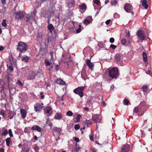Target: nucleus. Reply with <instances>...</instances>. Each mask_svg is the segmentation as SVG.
<instances>
[{
  "label": "nucleus",
  "mask_w": 152,
  "mask_h": 152,
  "mask_svg": "<svg viewBox=\"0 0 152 152\" xmlns=\"http://www.w3.org/2000/svg\"><path fill=\"white\" fill-rule=\"evenodd\" d=\"M8 87L9 90L10 96L11 94H12V95L16 91L15 88L14 87H10L9 84H8Z\"/></svg>",
  "instance_id": "nucleus-15"
},
{
  "label": "nucleus",
  "mask_w": 152,
  "mask_h": 152,
  "mask_svg": "<svg viewBox=\"0 0 152 152\" xmlns=\"http://www.w3.org/2000/svg\"><path fill=\"white\" fill-rule=\"evenodd\" d=\"M50 55L51 56V60L53 61L54 59V58L53 57V52H51L50 53Z\"/></svg>",
  "instance_id": "nucleus-54"
},
{
  "label": "nucleus",
  "mask_w": 152,
  "mask_h": 152,
  "mask_svg": "<svg viewBox=\"0 0 152 152\" xmlns=\"http://www.w3.org/2000/svg\"><path fill=\"white\" fill-rule=\"evenodd\" d=\"M90 140L92 141H94L93 138L94 134L92 133H91L90 135H89Z\"/></svg>",
  "instance_id": "nucleus-36"
},
{
  "label": "nucleus",
  "mask_w": 152,
  "mask_h": 152,
  "mask_svg": "<svg viewBox=\"0 0 152 152\" xmlns=\"http://www.w3.org/2000/svg\"><path fill=\"white\" fill-rule=\"evenodd\" d=\"M34 149L36 151H38L39 148L36 145H35L34 148Z\"/></svg>",
  "instance_id": "nucleus-51"
},
{
  "label": "nucleus",
  "mask_w": 152,
  "mask_h": 152,
  "mask_svg": "<svg viewBox=\"0 0 152 152\" xmlns=\"http://www.w3.org/2000/svg\"><path fill=\"white\" fill-rule=\"evenodd\" d=\"M124 8V10L128 13H129L133 9L132 5L129 3L125 4Z\"/></svg>",
  "instance_id": "nucleus-7"
},
{
  "label": "nucleus",
  "mask_w": 152,
  "mask_h": 152,
  "mask_svg": "<svg viewBox=\"0 0 152 152\" xmlns=\"http://www.w3.org/2000/svg\"><path fill=\"white\" fill-rule=\"evenodd\" d=\"M7 82H8V84H9L10 78H9V75H7Z\"/></svg>",
  "instance_id": "nucleus-59"
},
{
  "label": "nucleus",
  "mask_w": 152,
  "mask_h": 152,
  "mask_svg": "<svg viewBox=\"0 0 152 152\" xmlns=\"http://www.w3.org/2000/svg\"><path fill=\"white\" fill-rule=\"evenodd\" d=\"M9 134L10 137H13V135L12 134V131L11 129L9 130Z\"/></svg>",
  "instance_id": "nucleus-48"
},
{
  "label": "nucleus",
  "mask_w": 152,
  "mask_h": 152,
  "mask_svg": "<svg viewBox=\"0 0 152 152\" xmlns=\"http://www.w3.org/2000/svg\"><path fill=\"white\" fill-rule=\"evenodd\" d=\"M122 55L121 53H118L115 55V59L117 62H119L121 61V58Z\"/></svg>",
  "instance_id": "nucleus-18"
},
{
  "label": "nucleus",
  "mask_w": 152,
  "mask_h": 152,
  "mask_svg": "<svg viewBox=\"0 0 152 152\" xmlns=\"http://www.w3.org/2000/svg\"><path fill=\"white\" fill-rule=\"evenodd\" d=\"M130 145L129 144L124 145L121 148L122 152H128L130 150Z\"/></svg>",
  "instance_id": "nucleus-9"
},
{
  "label": "nucleus",
  "mask_w": 152,
  "mask_h": 152,
  "mask_svg": "<svg viewBox=\"0 0 152 152\" xmlns=\"http://www.w3.org/2000/svg\"><path fill=\"white\" fill-rule=\"evenodd\" d=\"M75 4V2L72 1L71 2H69L68 3V6L69 8H71L73 7Z\"/></svg>",
  "instance_id": "nucleus-28"
},
{
  "label": "nucleus",
  "mask_w": 152,
  "mask_h": 152,
  "mask_svg": "<svg viewBox=\"0 0 152 152\" xmlns=\"http://www.w3.org/2000/svg\"><path fill=\"white\" fill-rule=\"evenodd\" d=\"M43 104L37 103L35 104L36 106L34 107V109L36 112H39L41 111L43 107Z\"/></svg>",
  "instance_id": "nucleus-6"
},
{
  "label": "nucleus",
  "mask_w": 152,
  "mask_h": 152,
  "mask_svg": "<svg viewBox=\"0 0 152 152\" xmlns=\"http://www.w3.org/2000/svg\"><path fill=\"white\" fill-rule=\"evenodd\" d=\"M2 133L1 134V136L4 137L6 136L8 134V131L7 129H5V128L3 127L2 128Z\"/></svg>",
  "instance_id": "nucleus-20"
},
{
  "label": "nucleus",
  "mask_w": 152,
  "mask_h": 152,
  "mask_svg": "<svg viewBox=\"0 0 152 152\" xmlns=\"http://www.w3.org/2000/svg\"><path fill=\"white\" fill-rule=\"evenodd\" d=\"M6 0H1V4L3 6L6 4Z\"/></svg>",
  "instance_id": "nucleus-56"
},
{
  "label": "nucleus",
  "mask_w": 152,
  "mask_h": 152,
  "mask_svg": "<svg viewBox=\"0 0 152 152\" xmlns=\"http://www.w3.org/2000/svg\"><path fill=\"white\" fill-rule=\"evenodd\" d=\"M6 111H8V117L10 119H12L14 115L16 114L15 113L11 110H7Z\"/></svg>",
  "instance_id": "nucleus-10"
},
{
  "label": "nucleus",
  "mask_w": 152,
  "mask_h": 152,
  "mask_svg": "<svg viewBox=\"0 0 152 152\" xmlns=\"http://www.w3.org/2000/svg\"><path fill=\"white\" fill-rule=\"evenodd\" d=\"M36 73L33 71H30L28 73V75L27 76L28 80H31L34 79L35 76L37 75Z\"/></svg>",
  "instance_id": "nucleus-5"
},
{
  "label": "nucleus",
  "mask_w": 152,
  "mask_h": 152,
  "mask_svg": "<svg viewBox=\"0 0 152 152\" xmlns=\"http://www.w3.org/2000/svg\"><path fill=\"white\" fill-rule=\"evenodd\" d=\"M15 18L18 20H21L25 15V13L21 11H19L15 12Z\"/></svg>",
  "instance_id": "nucleus-4"
},
{
  "label": "nucleus",
  "mask_w": 152,
  "mask_h": 152,
  "mask_svg": "<svg viewBox=\"0 0 152 152\" xmlns=\"http://www.w3.org/2000/svg\"><path fill=\"white\" fill-rule=\"evenodd\" d=\"M85 124H86L87 126L89 127V125H91V122L89 120H86L84 122Z\"/></svg>",
  "instance_id": "nucleus-33"
},
{
  "label": "nucleus",
  "mask_w": 152,
  "mask_h": 152,
  "mask_svg": "<svg viewBox=\"0 0 152 152\" xmlns=\"http://www.w3.org/2000/svg\"><path fill=\"white\" fill-rule=\"evenodd\" d=\"M28 57L27 56H22L21 57L22 60L26 63L28 62Z\"/></svg>",
  "instance_id": "nucleus-27"
},
{
  "label": "nucleus",
  "mask_w": 152,
  "mask_h": 152,
  "mask_svg": "<svg viewBox=\"0 0 152 152\" xmlns=\"http://www.w3.org/2000/svg\"><path fill=\"white\" fill-rule=\"evenodd\" d=\"M61 129L58 127H54L53 128V133L54 136H55V135L54 134V132H57L58 133H60L61 132Z\"/></svg>",
  "instance_id": "nucleus-22"
},
{
  "label": "nucleus",
  "mask_w": 152,
  "mask_h": 152,
  "mask_svg": "<svg viewBox=\"0 0 152 152\" xmlns=\"http://www.w3.org/2000/svg\"><path fill=\"white\" fill-rule=\"evenodd\" d=\"M4 150L3 148H1L0 149V152H4Z\"/></svg>",
  "instance_id": "nucleus-63"
},
{
  "label": "nucleus",
  "mask_w": 152,
  "mask_h": 152,
  "mask_svg": "<svg viewBox=\"0 0 152 152\" xmlns=\"http://www.w3.org/2000/svg\"><path fill=\"white\" fill-rule=\"evenodd\" d=\"M111 21V20L109 19V20H107L106 22H105V23L107 25H108L110 21Z\"/></svg>",
  "instance_id": "nucleus-57"
},
{
  "label": "nucleus",
  "mask_w": 152,
  "mask_h": 152,
  "mask_svg": "<svg viewBox=\"0 0 152 152\" xmlns=\"http://www.w3.org/2000/svg\"><path fill=\"white\" fill-rule=\"evenodd\" d=\"M137 35L140 40L144 39L145 37L144 31L140 30H138L137 31Z\"/></svg>",
  "instance_id": "nucleus-8"
},
{
  "label": "nucleus",
  "mask_w": 152,
  "mask_h": 152,
  "mask_svg": "<svg viewBox=\"0 0 152 152\" xmlns=\"http://www.w3.org/2000/svg\"><path fill=\"white\" fill-rule=\"evenodd\" d=\"M84 109L87 112L89 110V109L87 107H85L84 108Z\"/></svg>",
  "instance_id": "nucleus-62"
},
{
  "label": "nucleus",
  "mask_w": 152,
  "mask_h": 152,
  "mask_svg": "<svg viewBox=\"0 0 152 152\" xmlns=\"http://www.w3.org/2000/svg\"><path fill=\"white\" fill-rule=\"evenodd\" d=\"M90 23V21L88 20L87 19H85L83 22V23L85 25L89 24Z\"/></svg>",
  "instance_id": "nucleus-39"
},
{
  "label": "nucleus",
  "mask_w": 152,
  "mask_h": 152,
  "mask_svg": "<svg viewBox=\"0 0 152 152\" xmlns=\"http://www.w3.org/2000/svg\"><path fill=\"white\" fill-rule=\"evenodd\" d=\"M39 52L42 55V57L45 54H46L48 51L47 49L46 48H41L39 49Z\"/></svg>",
  "instance_id": "nucleus-13"
},
{
  "label": "nucleus",
  "mask_w": 152,
  "mask_h": 152,
  "mask_svg": "<svg viewBox=\"0 0 152 152\" xmlns=\"http://www.w3.org/2000/svg\"><path fill=\"white\" fill-rule=\"evenodd\" d=\"M62 115L61 114L58 113H56V114L54 116V118L55 119H59L62 118Z\"/></svg>",
  "instance_id": "nucleus-26"
},
{
  "label": "nucleus",
  "mask_w": 152,
  "mask_h": 152,
  "mask_svg": "<svg viewBox=\"0 0 152 152\" xmlns=\"http://www.w3.org/2000/svg\"><path fill=\"white\" fill-rule=\"evenodd\" d=\"M20 113L22 118H25L26 115L27 113L24 109H20Z\"/></svg>",
  "instance_id": "nucleus-17"
},
{
  "label": "nucleus",
  "mask_w": 152,
  "mask_h": 152,
  "mask_svg": "<svg viewBox=\"0 0 152 152\" xmlns=\"http://www.w3.org/2000/svg\"><path fill=\"white\" fill-rule=\"evenodd\" d=\"M115 41L113 37H111L110 39V42L111 43H113Z\"/></svg>",
  "instance_id": "nucleus-55"
},
{
  "label": "nucleus",
  "mask_w": 152,
  "mask_h": 152,
  "mask_svg": "<svg viewBox=\"0 0 152 152\" xmlns=\"http://www.w3.org/2000/svg\"><path fill=\"white\" fill-rule=\"evenodd\" d=\"M129 103V101L128 100L126 99H124L123 101V104L126 105H128Z\"/></svg>",
  "instance_id": "nucleus-38"
},
{
  "label": "nucleus",
  "mask_w": 152,
  "mask_h": 152,
  "mask_svg": "<svg viewBox=\"0 0 152 152\" xmlns=\"http://www.w3.org/2000/svg\"><path fill=\"white\" fill-rule=\"evenodd\" d=\"M42 37V34L41 33H39L36 38V40L37 41L39 42Z\"/></svg>",
  "instance_id": "nucleus-23"
},
{
  "label": "nucleus",
  "mask_w": 152,
  "mask_h": 152,
  "mask_svg": "<svg viewBox=\"0 0 152 152\" xmlns=\"http://www.w3.org/2000/svg\"><path fill=\"white\" fill-rule=\"evenodd\" d=\"M117 0H111V4L112 6H115L118 3Z\"/></svg>",
  "instance_id": "nucleus-31"
},
{
  "label": "nucleus",
  "mask_w": 152,
  "mask_h": 152,
  "mask_svg": "<svg viewBox=\"0 0 152 152\" xmlns=\"http://www.w3.org/2000/svg\"><path fill=\"white\" fill-rule=\"evenodd\" d=\"M140 106L138 105L137 107H135L134 110V112H135L136 113H137L140 111Z\"/></svg>",
  "instance_id": "nucleus-30"
},
{
  "label": "nucleus",
  "mask_w": 152,
  "mask_h": 152,
  "mask_svg": "<svg viewBox=\"0 0 152 152\" xmlns=\"http://www.w3.org/2000/svg\"><path fill=\"white\" fill-rule=\"evenodd\" d=\"M74 140L77 142H78L79 140V138L76 137L75 138Z\"/></svg>",
  "instance_id": "nucleus-60"
},
{
  "label": "nucleus",
  "mask_w": 152,
  "mask_h": 152,
  "mask_svg": "<svg viewBox=\"0 0 152 152\" xmlns=\"http://www.w3.org/2000/svg\"><path fill=\"white\" fill-rule=\"evenodd\" d=\"M92 119L93 121L96 123H99L100 121V119L99 117V115L97 114L93 115Z\"/></svg>",
  "instance_id": "nucleus-12"
},
{
  "label": "nucleus",
  "mask_w": 152,
  "mask_h": 152,
  "mask_svg": "<svg viewBox=\"0 0 152 152\" xmlns=\"http://www.w3.org/2000/svg\"><path fill=\"white\" fill-rule=\"evenodd\" d=\"M86 63L90 69L91 70H93L94 65L93 63L91 62L90 59H87L86 61Z\"/></svg>",
  "instance_id": "nucleus-11"
},
{
  "label": "nucleus",
  "mask_w": 152,
  "mask_h": 152,
  "mask_svg": "<svg viewBox=\"0 0 152 152\" xmlns=\"http://www.w3.org/2000/svg\"><path fill=\"white\" fill-rule=\"evenodd\" d=\"M117 47V46L113 44H111L110 45V48H112L113 49H115Z\"/></svg>",
  "instance_id": "nucleus-52"
},
{
  "label": "nucleus",
  "mask_w": 152,
  "mask_h": 152,
  "mask_svg": "<svg viewBox=\"0 0 152 152\" xmlns=\"http://www.w3.org/2000/svg\"><path fill=\"white\" fill-rule=\"evenodd\" d=\"M81 117V115L79 114H78L77 115V116L76 118V120L77 122H78L80 121V118Z\"/></svg>",
  "instance_id": "nucleus-45"
},
{
  "label": "nucleus",
  "mask_w": 152,
  "mask_h": 152,
  "mask_svg": "<svg viewBox=\"0 0 152 152\" xmlns=\"http://www.w3.org/2000/svg\"><path fill=\"white\" fill-rule=\"evenodd\" d=\"M93 2L94 4H96L97 5H99L100 4V1L99 0H94Z\"/></svg>",
  "instance_id": "nucleus-40"
},
{
  "label": "nucleus",
  "mask_w": 152,
  "mask_h": 152,
  "mask_svg": "<svg viewBox=\"0 0 152 152\" xmlns=\"http://www.w3.org/2000/svg\"><path fill=\"white\" fill-rule=\"evenodd\" d=\"M81 25H79V28L76 30V32L77 33H79L81 31Z\"/></svg>",
  "instance_id": "nucleus-41"
},
{
  "label": "nucleus",
  "mask_w": 152,
  "mask_h": 152,
  "mask_svg": "<svg viewBox=\"0 0 152 152\" xmlns=\"http://www.w3.org/2000/svg\"><path fill=\"white\" fill-rule=\"evenodd\" d=\"M85 86H81L74 89L73 91L76 94L78 95L81 98H82L84 95V91Z\"/></svg>",
  "instance_id": "nucleus-3"
},
{
  "label": "nucleus",
  "mask_w": 152,
  "mask_h": 152,
  "mask_svg": "<svg viewBox=\"0 0 152 152\" xmlns=\"http://www.w3.org/2000/svg\"><path fill=\"white\" fill-rule=\"evenodd\" d=\"M0 114L3 115V117H5V114L4 113V111L3 109H1V110L0 112Z\"/></svg>",
  "instance_id": "nucleus-49"
},
{
  "label": "nucleus",
  "mask_w": 152,
  "mask_h": 152,
  "mask_svg": "<svg viewBox=\"0 0 152 152\" xmlns=\"http://www.w3.org/2000/svg\"><path fill=\"white\" fill-rule=\"evenodd\" d=\"M143 58V61L145 62H147V57L146 54L145 52H143L142 53Z\"/></svg>",
  "instance_id": "nucleus-25"
},
{
  "label": "nucleus",
  "mask_w": 152,
  "mask_h": 152,
  "mask_svg": "<svg viewBox=\"0 0 152 152\" xmlns=\"http://www.w3.org/2000/svg\"><path fill=\"white\" fill-rule=\"evenodd\" d=\"M56 83L57 84L62 85H64L65 84V82L61 78H57L56 81Z\"/></svg>",
  "instance_id": "nucleus-19"
},
{
  "label": "nucleus",
  "mask_w": 152,
  "mask_h": 152,
  "mask_svg": "<svg viewBox=\"0 0 152 152\" xmlns=\"http://www.w3.org/2000/svg\"><path fill=\"white\" fill-rule=\"evenodd\" d=\"M45 63L46 64V66H49L50 65V63L48 59H46L45 61Z\"/></svg>",
  "instance_id": "nucleus-46"
},
{
  "label": "nucleus",
  "mask_w": 152,
  "mask_h": 152,
  "mask_svg": "<svg viewBox=\"0 0 152 152\" xmlns=\"http://www.w3.org/2000/svg\"><path fill=\"white\" fill-rule=\"evenodd\" d=\"M60 27V26H59V24H58L57 26V31H59V30H61L62 28H63V27L62 26H61V27L60 28H59Z\"/></svg>",
  "instance_id": "nucleus-50"
},
{
  "label": "nucleus",
  "mask_w": 152,
  "mask_h": 152,
  "mask_svg": "<svg viewBox=\"0 0 152 152\" xmlns=\"http://www.w3.org/2000/svg\"><path fill=\"white\" fill-rule=\"evenodd\" d=\"M8 69L11 70V71H12L13 70V68L12 66H10L8 67Z\"/></svg>",
  "instance_id": "nucleus-58"
},
{
  "label": "nucleus",
  "mask_w": 152,
  "mask_h": 152,
  "mask_svg": "<svg viewBox=\"0 0 152 152\" xmlns=\"http://www.w3.org/2000/svg\"><path fill=\"white\" fill-rule=\"evenodd\" d=\"M48 29L50 31V33H52L53 30H54V28L52 24L50 23L48 26Z\"/></svg>",
  "instance_id": "nucleus-21"
},
{
  "label": "nucleus",
  "mask_w": 152,
  "mask_h": 152,
  "mask_svg": "<svg viewBox=\"0 0 152 152\" xmlns=\"http://www.w3.org/2000/svg\"><path fill=\"white\" fill-rule=\"evenodd\" d=\"M31 15H29L25 17V18H26V22H29L30 21V17H31Z\"/></svg>",
  "instance_id": "nucleus-42"
},
{
  "label": "nucleus",
  "mask_w": 152,
  "mask_h": 152,
  "mask_svg": "<svg viewBox=\"0 0 152 152\" xmlns=\"http://www.w3.org/2000/svg\"><path fill=\"white\" fill-rule=\"evenodd\" d=\"M86 8V6L85 4H83L79 6V8L82 10H84Z\"/></svg>",
  "instance_id": "nucleus-32"
},
{
  "label": "nucleus",
  "mask_w": 152,
  "mask_h": 152,
  "mask_svg": "<svg viewBox=\"0 0 152 152\" xmlns=\"http://www.w3.org/2000/svg\"><path fill=\"white\" fill-rule=\"evenodd\" d=\"M142 88L145 91H147V86L146 85H144L143 86Z\"/></svg>",
  "instance_id": "nucleus-47"
},
{
  "label": "nucleus",
  "mask_w": 152,
  "mask_h": 152,
  "mask_svg": "<svg viewBox=\"0 0 152 152\" xmlns=\"http://www.w3.org/2000/svg\"><path fill=\"white\" fill-rule=\"evenodd\" d=\"M4 47L3 46L0 47V51H2L4 49Z\"/></svg>",
  "instance_id": "nucleus-61"
},
{
  "label": "nucleus",
  "mask_w": 152,
  "mask_h": 152,
  "mask_svg": "<svg viewBox=\"0 0 152 152\" xmlns=\"http://www.w3.org/2000/svg\"><path fill=\"white\" fill-rule=\"evenodd\" d=\"M51 110V108L50 107H47L45 108L44 111L47 113H49Z\"/></svg>",
  "instance_id": "nucleus-24"
},
{
  "label": "nucleus",
  "mask_w": 152,
  "mask_h": 152,
  "mask_svg": "<svg viewBox=\"0 0 152 152\" xmlns=\"http://www.w3.org/2000/svg\"><path fill=\"white\" fill-rule=\"evenodd\" d=\"M140 2L141 3L142 6L145 9H147L148 8V5L147 3V0H142Z\"/></svg>",
  "instance_id": "nucleus-16"
},
{
  "label": "nucleus",
  "mask_w": 152,
  "mask_h": 152,
  "mask_svg": "<svg viewBox=\"0 0 152 152\" xmlns=\"http://www.w3.org/2000/svg\"><path fill=\"white\" fill-rule=\"evenodd\" d=\"M126 43V40L125 38L122 39L121 41V43L123 45H125Z\"/></svg>",
  "instance_id": "nucleus-34"
},
{
  "label": "nucleus",
  "mask_w": 152,
  "mask_h": 152,
  "mask_svg": "<svg viewBox=\"0 0 152 152\" xmlns=\"http://www.w3.org/2000/svg\"><path fill=\"white\" fill-rule=\"evenodd\" d=\"M17 84L18 86H22L23 85V84L19 80H18V81H17Z\"/></svg>",
  "instance_id": "nucleus-44"
},
{
  "label": "nucleus",
  "mask_w": 152,
  "mask_h": 152,
  "mask_svg": "<svg viewBox=\"0 0 152 152\" xmlns=\"http://www.w3.org/2000/svg\"><path fill=\"white\" fill-rule=\"evenodd\" d=\"M6 20L5 19H4L3 20L2 23L1 24L2 26L6 27L7 26V24L6 23Z\"/></svg>",
  "instance_id": "nucleus-35"
},
{
  "label": "nucleus",
  "mask_w": 152,
  "mask_h": 152,
  "mask_svg": "<svg viewBox=\"0 0 152 152\" xmlns=\"http://www.w3.org/2000/svg\"><path fill=\"white\" fill-rule=\"evenodd\" d=\"M32 131L36 130L38 132H40L41 131V128L38 126L34 125L31 128Z\"/></svg>",
  "instance_id": "nucleus-14"
},
{
  "label": "nucleus",
  "mask_w": 152,
  "mask_h": 152,
  "mask_svg": "<svg viewBox=\"0 0 152 152\" xmlns=\"http://www.w3.org/2000/svg\"><path fill=\"white\" fill-rule=\"evenodd\" d=\"M74 128L76 130H78L80 128V125L78 124L75 125L74 126Z\"/></svg>",
  "instance_id": "nucleus-43"
},
{
  "label": "nucleus",
  "mask_w": 152,
  "mask_h": 152,
  "mask_svg": "<svg viewBox=\"0 0 152 152\" xmlns=\"http://www.w3.org/2000/svg\"><path fill=\"white\" fill-rule=\"evenodd\" d=\"M73 113L70 111H68L66 113V115L68 116H72L73 115Z\"/></svg>",
  "instance_id": "nucleus-37"
},
{
  "label": "nucleus",
  "mask_w": 152,
  "mask_h": 152,
  "mask_svg": "<svg viewBox=\"0 0 152 152\" xmlns=\"http://www.w3.org/2000/svg\"><path fill=\"white\" fill-rule=\"evenodd\" d=\"M91 151L92 152H96V150L94 148H93L91 149Z\"/></svg>",
  "instance_id": "nucleus-64"
},
{
  "label": "nucleus",
  "mask_w": 152,
  "mask_h": 152,
  "mask_svg": "<svg viewBox=\"0 0 152 152\" xmlns=\"http://www.w3.org/2000/svg\"><path fill=\"white\" fill-rule=\"evenodd\" d=\"M107 76L105 77L106 80L110 82L111 79H116L118 76V70L117 67H114L110 69H107L105 72Z\"/></svg>",
  "instance_id": "nucleus-1"
},
{
  "label": "nucleus",
  "mask_w": 152,
  "mask_h": 152,
  "mask_svg": "<svg viewBox=\"0 0 152 152\" xmlns=\"http://www.w3.org/2000/svg\"><path fill=\"white\" fill-rule=\"evenodd\" d=\"M60 69V67H59V66L58 65H56V66H55V70H56V71H58V70H59Z\"/></svg>",
  "instance_id": "nucleus-53"
},
{
  "label": "nucleus",
  "mask_w": 152,
  "mask_h": 152,
  "mask_svg": "<svg viewBox=\"0 0 152 152\" xmlns=\"http://www.w3.org/2000/svg\"><path fill=\"white\" fill-rule=\"evenodd\" d=\"M17 49L21 53H24L28 48V45L26 43L22 42H18Z\"/></svg>",
  "instance_id": "nucleus-2"
},
{
  "label": "nucleus",
  "mask_w": 152,
  "mask_h": 152,
  "mask_svg": "<svg viewBox=\"0 0 152 152\" xmlns=\"http://www.w3.org/2000/svg\"><path fill=\"white\" fill-rule=\"evenodd\" d=\"M11 142V138L10 137L7 138L6 140L7 145L8 146H10V144Z\"/></svg>",
  "instance_id": "nucleus-29"
}]
</instances>
